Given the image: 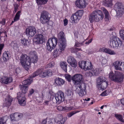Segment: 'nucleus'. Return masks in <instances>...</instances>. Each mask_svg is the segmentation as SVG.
Wrapping results in <instances>:
<instances>
[{"instance_id":"obj_1","label":"nucleus","mask_w":124,"mask_h":124,"mask_svg":"<svg viewBox=\"0 0 124 124\" xmlns=\"http://www.w3.org/2000/svg\"><path fill=\"white\" fill-rule=\"evenodd\" d=\"M83 78L81 74H77L71 78V80L75 85L76 92L80 96H84L86 94V85L83 82Z\"/></svg>"},{"instance_id":"obj_2","label":"nucleus","mask_w":124,"mask_h":124,"mask_svg":"<svg viewBox=\"0 0 124 124\" xmlns=\"http://www.w3.org/2000/svg\"><path fill=\"white\" fill-rule=\"evenodd\" d=\"M104 18L102 11L99 10H96L90 13L89 16L90 22L91 23L98 22L102 20Z\"/></svg>"},{"instance_id":"obj_3","label":"nucleus","mask_w":124,"mask_h":124,"mask_svg":"<svg viewBox=\"0 0 124 124\" xmlns=\"http://www.w3.org/2000/svg\"><path fill=\"white\" fill-rule=\"evenodd\" d=\"M109 78L111 80L117 83H122L123 81V77L121 73L118 71H115L114 73L111 71L109 74Z\"/></svg>"},{"instance_id":"obj_4","label":"nucleus","mask_w":124,"mask_h":124,"mask_svg":"<svg viewBox=\"0 0 124 124\" xmlns=\"http://www.w3.org/2000/svg\"><path fill=\"white\" fill-rule=\"evenodd\" d=\"M29 57L25 54H22L20 56V59L21 64L26 70L30 67L31 60Z\"/></svg>"},{"instance_id":"obj_5","label":"nucleus","mask_w":124,"mask_h":124,"mask_svg":"<svg viewBox=\"0 0 124 124\" xmlns=\"http://www.w3.org/2000/svg\"><path fill=\"white\" fill-rule=\"evenodd\" d=\"M106 79L104 77L100 76L97 79V86L100 90H104L108 86V83L105 81Z\"/></svg>"},{"instance_id":"obj_6","label":"nucleus","mask_w":124,"mask_h":124,"mask_svg":"<svg viewBox=\"0 0 124 124\" xmlns=\"http://www.w3.org/2000/svg\"><path fill=\"white\" fill-rule=\"evenodd\" d=\"M122 44L121 40L119 38L114 36L112 37L110 40V45L111 47L116 49L119 48Z\"/></svg>"},{"instance_id":"obj_7","label":"nucleus","mask_w":124,"mask_h":124,"mask_svg":"<svg viewBox=\"0 0 124 124\" xmlns=\"http://www.w3.org/2000/svg\"><path fill=\"white\" fill-rule=\"evenodd\" d=\"M57 43V39L56 38H54L48 39L46 44V49L48 51H51L55 47Z\"/></svg>"},{"instance_id":"obj_8","label":"nucleus","mask_w":124,"mask_h":124,"mask_svg":"<svg viewBox=\"0 0 124 124\" xmlns=\"http://www.w3.org/2000/svg\"><path fill=\"white\" fill-rule=\"evenodd\" d=\"M64 36V34L63 31L60 32L58 35V37L60 40L59 43V46L62 50L65 48L66 46V39Z\"/></svg>"},{"instance_id":"obj_9","label":"nucleus","mask_w":124,"mask_h":124,"mask_svg":"<svg viewBox=\"0 0 124 124\" xmlns=\"http://www.w3.org/2000/svg\"><path fill=\"white\" fill-rule=\"evenodd\" d=\"M83 13V10L77 11L74 14H73L71 17L72 23H77L80 19Z\"/></svg>"},{"instance_id":"obj_10","label":"nucleus","mask_w":124,"mask_h":124,"mask_svg":"<svg viewBox=\"0 0 124 124\" xmlns=\"http://www.w3.org/2000/svg\"><path fill=\"white\" fill-rule=\"evenodd\" d=\"M32 79L30 77V78L23 81L22 82L23 85H20L19 86L22 92V93L24 94V93L27 92L28 87L27 85H30L32 83Z\"/></svg>"},{"instance_id":"obj_11","label":"nucleus","mask_w":124,"mask_h":124,"mask_svg":"<svg viewBox=\"0 0 124 124\" xmlns=\"http://www.w3.org/2000/svg\"><path fill=\"white\" fill-rule=\"evenodd\" d=\"M38 35L35 37L33 39L34 42L37 44H41L43 42V35L44 32L42 29L38 31Z\"/></svg>"},{"instance_id":"obj_12","label":"nucleus","mask_w":124,"mask_h":124,"mask_svg":"<svg viewBox=\"0 0 124 124\" xmlns=\"http://www.w3.org/2000/svg\"><path fill=\"white\" fill-rule=\"evenodd\" d=\"M114 9L117 16H122L124 13V7L122 3L120 2L116 3L115 5Z\"/></svg>"},{"instance_id":"obj_13","label":"nucleus","mask_w":124,"mask_h":124,"mask_svg":"<svg viewBox=\"0 0 124 124\" xmlns=\"http://www.w3.org/2000/svg\"><path fill=\"white\" fill-rule=\"evenodd\" d=\"M46 73V71H44V69L42 68L38 69V70L34 72L30 77L31 78H33L39 75L40 77L43 78L47 76Z\"/></svg>"},{"instance_id":"obj_14","label":"nucleus","mask_w":124,"mask_h":124,"mask_svg":"<svg viewBox=\"0 0 124 124\" xmlns=\"http://www.w3.org/2000/svg\"><path fill=\"white\" fill-rule=\"evenodd\" d=\"M48 13L46 11H43L41 14L40 20L42 24L47 23L50 17L49 16Z\"/></svg>"},{"instance_id":"obj_15","label":"nucleus","mask_w":124,"mask_h":124,"mask_svg":"<svg viewBox=\"0 0 124 124\" xmlns=\"http://www.w3.org/2000/svg\"><path fill=\"white\" fill-rule=\"evenodd\" d=\"M36 33V30L34 26L28 27L26 28L25 31L26 34L29 37H33Z\"/></svg>"},{"instance_id":"obj_16","label":"nucleus","mask_w":124,"mask_h":124,"mask_svg":"<svg viewBox=\"0 0 124 124\" xmlns=\"http://www.w3.org/2000/svg\"><path fill=\"white\" fill-rule=\"evenodd\" d=\"M17 95L19 104L22 106H24L26 104V98L25 94L21 93L19 92L17 93Z\"/></svg>"},{"instance_id":"obj_17","label":"nucleus","mask_w":124,"mask_h":124,"mask_svg":"<svg viewBox=\"0 0 124 124\" xmlns=\"http://www.w3.org/2000/svg\"><path fill=\"white\" fill-rule=\"evenodd\" d=\"M55 97L57 103L60 104L64 100V94L62 92L60 91L55 94Z\"/></svg>"},{"instance_id":"obj_18","label":"nucleus","mask_w":124,"mask_h":124,"mask_svg":"<svg viewBox=\"0 0 124 124\" xmlns=\"http://www.w3.org/2000/svg\"><path fill=\"white\" fill-rule=\"evenodd\" d=\"M23 116V114L20 113H15L10 116L11 120L12 121H17L20 120Z\"/></svg>"},{"instance_id":"obj_19","label":"nucleus","mask_w":124,"mask_h":124,"mask_svg":"<svg viewBox=\"0 0 124 124\" xmlns=\"http://www.w3.org/2000/svg\"><path fill=\"white\" fill-rule=\"evenodd\" d=\"M67 62L72 67L75 68L77 66L76 60L72 56H69L67 58Z\"/></svg>"},{"instance_id":"obj_20","label":"nucleus","mask_w":124,"mask_h":124,"mask_svg":"<svg viewBox=\"0 0 124 124\" xmlns=\"http://www.w3.org/2000/svg\"><path fill=\"white\" fill-rule=\"evenodd\" d=\"M99 51L100 52H103L111 55H113L116 54V52L113 50H111L109 48L102 47L100 48Z\"/></svg>"},{"instance_id":"obj_21","label":"nucleus","mask_w":124,"mask_h":124,"mask_svg":"<svg viewBox=\"0 0 124 124\" xmlns=\"http://www.w3.org/2000/svg\"><path fill=\"white\" fill-rule=\"evenodd\" d=\"M75 4L77 7L80 8H85L86 6L85 0H77Z\"/></svg>"},{"instance_id":"obj_22","label":"nucleus","mask_w":124,"mask_h":124,"mask_svg":"<svg viewBox=\"0 0 124 124\" xmlns=\"http://www.w3.org/2000/svg\"><path fill=\"white\" fill-rule=\"evenodd\" d=\"M29 58L31 60V63L32 61L33 63L36 62L38 61L37 56L35 52H31L30 53Z\"/></svg>"},{"instance_id":"obj_23","label":"nucleus","mask_w":124,"mask_h":124,"mask_svg":"<svg viewBox=\"0 0 124 124\" xmlns=\"http://www.w3.org/2000/svg\"><path fill=\"white\" fill-rule=\"evenodd\" d=\"M12 100L11 97L9 96H8L5 99L4 101V103L3 104V106L8 107L11 105Z\"/></svg>"},{"instance_id":"obj_24","label":"nucleus","mask_w":124,"mask_h":124,"mask_svg":"<svg viewBox=\"0 0 124 124\" xmlns=\"http://www.w3.org/2000/svg\"><path fill=\"white\" fill-rule=\"evenodd\" d=\"M13 79L11 77H4L1 78V82L5 84H7L11 82Z\"/></svg>"},{"instance_id":"obj_25","label":"nucleus","mask_w":124,"mask_h":124,"mask_svg":"<svg viewBox=\"0 0 124 124\" xmlns=\"http://www.w3.org/2000/svg\"><path fill=\"white\" fill-rule=\"evenodd\" d=\"M21 11H19L16 13L14 18L13 20L12 21L11 23L10 24V26L11 25L15 22L19 20L21 14Z\"/></svg>"},{"instance_id":"obj_26","label":"nucleus","mask_w":124,"mask_h":124,"mask_svg":"<svg viewBox=\"0 0 124 124\" xmlns=\"http://www.w3.org/2000/svg\"><path fill=\"white\" fill-rule=\"evenodd\" d=\"M60 49H56L53 51V53L54 57H57L60 55L62 52V51H63L65 48L63 50L61 49L59 47Z\"/></svg>"},{"instance_id":"obj_27","label":"nucleus","mask_w":124,"mask_h":124,"mask_svg":"<svg viewBox=\"0 0 124 124\" xmlns=\"http://www.w3.org/2000/svg\"><path fill=\"white\" fill-rule=\"evenodd\" d=\"M3 59L4 61H8L10 57V52L8 51H5L3 55Z\"/></svg>"},{"instance_id":"obj_28","label":"nucleus","mask_w":124,"mask_h":124,"mask_svg":"<svg viewBox=\"0 0 124 124\" xmlns=\"http://www.w3.org/2000/svg\"><path fill=\"white\" fill-rule=\"evenodd\" d=\"M55 82L57 85L58 86L64 84L65 83L64 80L59 78H57L55 79Z\"/></svg>"},{"instance_id":"obj_29","label":"nucleus","mask_w":124,"mask_h":124,"mask_svg":"<svg viewBox=\"0 0 124 124\" xmlns=\"http://www.w3.org/2000/svg\"><path fill=\"white\" fill-rule=\"evenodd\" d=\"M18 42L16 40L13 41L10 45V46L14 49L18 48L19 45L18 43Z\"/></svg>"},{"instance_id":"obj_30","label":"nucleus","mask_w":124,"mask_h":124,"mask_svg":"<svg viewBox=\"0 0 124 124\" xmlns=\"http://www.w3.org/2000/svg\"><path fill=\"white\" fill-rule=\"evenodd\" d=\"M92 68L93 65L91 62H86L84 70H91Z\"/></svg>"},{"instance_id":"obj_31","label":"nucleus","mask_w":124,"mask_h":124,"mask_svg":"<svg viewBox=\"0 0 124 124\" xmlns=\"http://www.w3.org/2000/svg\"><path fill=\"white\" fill-rule=\"evenodd\" d=\"M91 71V72L93 76H97V75L101 71V70L100 69H96L92 68Z\"/></svg>"},{"instance_id":"obj_32","label":"nucleus","mask_w":124,"mask_h":124,"mask_svg":"<svg viewBox=\"0 0 124 124\" xmlns=\"http://www.w3.org/2000/svg\"><path fill=\"white\" fill-rule=\"evenodd\" d=\"M44 95L42 93L40 94H38L37 96L36 97V99L38 102H42L43 100Z\"/></svg>"},{"instance_id":"obj_33","label":"nucleus","mask_w":124,"mask_h":124,"mask_svg":"<svg viewBox=\"0 0 124 124\" xmlns=\"http://www.w3.org/2000/svg\"><path fill=\"white\" fill-rule=\"evenodd\" d=\"M75 108L72 106H63V111L65 112H69L71 110H74Z\"/></svg>"},{"instance_id":"obj_34","label":"nucleus","mask_w":124,"mask_h":124,"mask_svg":"<svg viewBox=\"0 0 124 124\" xmlns=\"http://www.w3.org/2000/svg\"><path fill=\"white\" fill-rule=\"evenodd\" d=\"M60 65L64 71L65 72H66L67 71V64L66 62H62L60 63Z\"/></svg>"},{"instance_id":"obj_35","label":"nucleus","mask_w":124,"mask_h":124,"mask_svg":"<svg viewBox=\"0 0 124 124\" xmlns=\"http://www.w3.org/2000/svg\"><path fill=\"white\" fill-rule=\"evenodd\" d=\"M104 5L108 7H111L112 5V0H105L103 2Z\"/></svg>"},{"instance_id":"obj_36","label":"nucleus","mask_w":124,"mask_h":124,"mask_svg":"<svg viewBox=\"0 0 124 124\" xmlns=\"http://www.w3.org/2000/svg\"><path fill=\"white\" fill-rule=\"evenodd\" d=\"M101 9L105 14V19L108 20L109 17V14L108 12L104 7H102Z\"/></svg>"},{"instance_id":"obj_37","label":"nucleus","mask_w":124,"mask_h":124,"mask_svg":"<svg viewBox=\"0 0 124 124\" xmlns=\"http://www.w3.org/2000/svg\"><path fill=\"white\" fill-rule=\"evenodd\" d=\"M115 116L117 119L119 121L122 122H124V119H123L122 116L121 115L115 114Z\"/></svg>"},{"instance_id":"obj_38","label":"nucleus","mask_w":124,"mask_h":124,"mask_svg":"<svg viewBox=\"0 0 124 124\" xmlns=\"http://www.w3.org/2000/svg\"><path fill=\"white\" fill-rule=\"evenodd\" d=\"M36 2L38 5H41L45 4L48 1V0H36Z\"/></svg>"},{"instance_id":"obj_39","label":"nucleus","mask_w":124,"mask_h":124,"mask_svg":"<svg viewBox=\"0 0 124 124\" xmlns=\"http://www.w3.org/2000/svg\"><path fill=\"white\" fill-rule=\"evenodd\" d=\"M86 61H82L79 62V67L81 69L84 70L86 65Z\"/></svg>"},{"instance_id":"obj_40","label":"nucleus","mask_w":124,"mask_h":124,"mask_svg":"<svg viewBox=\"0 0 124 124\" xmlns=\"http://www.w3.org/2000/svg\"><path fill=\"white\" fill-rule=\"evenodd\" d=\"M121 61H117L113 63L115 69L116 70H118L121 64Z\"/></svg>"},{"instance_id":"obj_41","label":"nucleus","mask_w":124,"mask_h":124,"mask_svg":"<svg viewBox=\"0 0 124 124\" xmlns=\"http://www.w3.org/2000/svg\"><path fill=\"white\" fill-rule=\"evenodd\" d=\"M21 42L24 46H26L29 43L28 40L25 39H21Z\"/></svg>"},{"instance_id":"obj_42","label":"nucleus","mask_w":124,"mask_h":124,"mask_svg":"<svg viewBox=\"0 0 124 124\" xmlns=\"http://www.w3.org/2000/svg\"><path fill=\"white\" fill-rule=\"evenodd\" d=\"M84 41L83 39L80 40L79 41V42H76L75 43V46L78 47H79L81 45H84Z\"/></svg>"},{"instance_id":"obj_43","label":"nucleus","mask_w":124,"mask_h":124,"mask_svg":"<svg viewBox=\"0 0 124 124\" xmlns=\"http://www.w3.org/2000/svg\"><path fill=\"white\" fill-rule=\"evenodd\" d=\"M55 63L54 62H52L47 64L46 67V68H50L53 67Z\"/></svg>"},{"instance_id":"obj_44","label":"nucleus","mask_w":124,"mask_h":124,"mask_svg":"<svg viewBox=\"0 0 124 124\" xmlns=\"http://www.w3.org/2000/svg\"><path fill=\"white\" fill-rule=\"evenodd\" d=\"M65 77L67 80L69 82H70L71 80L72 77L69 74H66L65 75Z\"/></svg>"},{"instance_id":"obj_45","label":"nucleus","mask_w":124,"mask_h":124,"mask_svg":"<svg viewBox=\"0 0 124 124\" xmlns=\"http://www.w3.org/2000/svg\"><path fill=\"white\" fill-rule=\"evenodd\" d=\"M120 35L121 38L124 40V30H121L120 31Z\"/></svg>"},{"instance_id":"obj_46","label":"nucleus","mask_w":124,"mask_h":124,"mask_svg":"<svg viewBox=\"0 0 124 124\" xmlns=\"http://www.w3.org/2000/svg\"><path fill=\"white\" fill-rule=\"evenodd\" d=\"M61 120H58V122H60L59 124H64L65 121V118H63L62 116L60 117Z\"/></svg>"},{"instance_id":"obj_47","label":"nucleus","mask_w":124,"mask_h":124,"mask_svg":"<svg viewBox=\"0 0 124 124\" xmlns=\"http://www.w3.org/2000/svg\"><path fill=\"white\" fill-rule=\"evenodd\" d=\"M79 112V111H73L67 114V116L68 117H70L76 113Z\"/></svg>"},{"instance_id":"obj_48","label":"nucleus","mask_w":124,"mask_h":124,"mask_svg":"<svg viewBox=\"0 0 124 124\" xmlns=\"http://www.w3.org/2000/svg\"><path fill=\"white\" fill-rule=\"evenodd\" d=\"M80 50V49L79 48H76L75 47H73L71 48V51L72 53H75L76 52L79 51Z\"/></svg>"},{"instance_id":"obj_49","label":"nucleus","mask_w":124,"mask_h":124,"mask_svg":"<svg viewBox=\"0 0 124 124\" xmlns=\"http://www.w3.org/2000/svg\"><path fill=\"white\" fill-rule=\"evenodd\" d=\"M120 65L118 70H124V62H121Z\"/></svg>"},{"instance_id":"obj_50","label":"nucleus","mask_w":124,"mask_h":124,"mask_svg":"<svg viewBox=\"0 0 124 124\" xmlns=\"http://www.w3.org/2000/svg\"><path fill=\"white\" fill-rule=\"evenodd\" d=\"M46 74L47 76H51L52 74V70H51L49 69L47 70L46 71Z\"/></svg>"},{"instance_id":"obj_51","label":"nucleus","mask_w":124,"mask_h":124,"mask_svg":"<svg viewBox=\"0 0 124 124\" xmlns=\"http://www.w3.org/2000/svg\"><path fill=\"white\" fill-rule=\"evenodd\" d=\"M29 93L28 94V96L30 97L34 93V90L32 89H31L29 91Z\"/></svg>"},{"instance_id":"obj_52","label":"nucleus","mask_w":124,"mask_h":124,"mask_svg":"<svg viewBox=\"0 0 124 124\" xmlns=\"http://www.w3.org/2000/svg\"><path fill=\"white\" fill-rule=\"evenodd\" d=\"M18 7L19 6L17 4H15L14 5L15 9L14 11V13H16L18 10Z\"/></svg>"},{"instance_id":"obj_53","label":"nucleus","mask_w":124,"mask_h":124,"mask_svg":"<svg viewBox=\"0 0 124 124\" xmlns=\"http://www.w3.org/2000/svg\"><path fill=\"white\" fill-rule=\"evenodd\" d=\"M6 122L4 117H0V124H4Z\"/></svg>"},{"instance_id":"obj_54","label":"nucleus","mask_w":124,"mask_h":124,"mask_svg":"<svg viewBox=\"0 0 124 124\" xmlns=\"http://www.w3.org/2000/svg\"><path fill=\"white\" fill-rule=\"evenodd\" d=\"M66 94L68 96H70L72 94V91L70 90H67L66 92Z\"/></svg>"},{"instance_id":"obj_55","label":"nucleus","mask_w":124,"mask_h":124,"mask_svg":"<svg viewBox=\"0 0 124 124\" xmlns=\"http://www.w3.org/2000/svg\"><path fill=\"white\" fill-rule=\"evenodd\" d=\"M4 44H0V55L1 54L2 51L4 47Z\"/></svg>"},{"instance_id":"obj_56","label":"nucleus","mask_w":124,"mask_h":124,"mask_svg":"<svg viewBox=\"0 0 124 124\" xmlns=\"http://www.w3.org/2000/svg\"><path fill=\"white\" fill-rule=\"evenodd\" d=\"M85 75L87 76L91 77L93 76V74L92 73L91 71H88L85 73Z\"/></svg>"},{"instance_id":"obj_57","label":"nucleus","mask_w":124,"mask_h":124,"mask_svg":"<svg viewBox=\"0 0 124 124\" xmlns=\"http://www.w3.org/2000/svg\"><path fill=\"white\" fill-rule=\"evenodd\" d=\"M57 108L59 111H63V106H58L57 107Z\"/></svg>"},{"instance_id":"obj_58","label":"nucleus","mask_w":124,"mask_h":124,"mask_svg":"<svg viewBox=\"0 0 124 124\" xmlns=\"http://www.w3.org/2000/svg\"><path fill=\"white\" fill-rule=\"evenodd\" d=\"M107 94L106 93V91H105L101 94L100 95L102 96H107Z\"/></svg>"},{"instance_id":"obj_59","label":"nucleus","mask_w":124,"mask_h":124,"mask_svg":"<svg viewBox=\"0 0 124 124\" xmlns=\"http://www.w3.org/2000/svg\"><path fill=\"white\" fill-rule=\"evenodd\" d=\"M20 70L19 68H15L14 73L16 74V75L18 73V72H19Z\"/></svg>"},{"instance_id":"obj_60","label":"nucleus","mask_w":124,"mask_h":124,"mask_svg":"<svg viewBox=\"0 0 124 124\" xmlns=\"http://www.w3.org/2000/svg\"><path fill=\"white\" fill-rule=\"evenodd\" d=\"M5 23V19H3L0 22V23L2 25H4Z\"/></svg>"},{"instance_id":"obj_61","label":"nucleus","mask_w":124,"mask_h":124,"mask_svg":"<svg viewBox=\"0 0 124 124\" xmlns=\"http://www.w3.org/2000/svg\"><path fill=\"white\" fill-rule=\"evenodd\" d=\"M68 20L66 19H65L63 21L64 25V26H66L68 24Z\"/></svg>"},{"instance_id":"obj_62","label":"nucleus","mask_w":124,"mask_h":124,"mask_svg":"<svg viewBox=\"0 0 124 124\" xmlns=\"http://www.w3.org/2000/svg\"><path fill=\"white\" fill-rule=\"evenodd\" d=\"M92 40L93 39H90L88 41L85 42V44H86V45H88L89 43H90L92 42Z\"/></svg>"},{"instance_id":"obj_63","label":"nucleus","mask_w":124,"mask_h":124,"mask_svg":"<svg viewBox=\"0 0 124 124\" xmlns=\"http://www.w3.org/2000/svg\"><path fill=\"white\" fill-rule=\"evenodd\" d=\"M54 120L53 119H49L48 121L49 123V124H53L52 121H53Z\"/></svg>"},{"instance_id":"obj_64","label":"nucleus","mask_w":124,"mask_h":124,"mask_svg":"<svg viewBox=\"0 0 124 124\" xmlns=\"http://www.w3.org/2000/svg\"><path fill=\"white\" fill-rule=\"evenodd\" d=\"M107 60L105 59H103L102 61V63L103 64H105L107 62Z\"/></svg>"}]
</instances>
